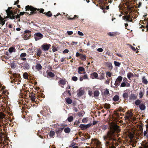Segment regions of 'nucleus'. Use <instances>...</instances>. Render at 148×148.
Instances as JSON below:
<instances>
[{
  "label": "nucleus",
  "mask_w": 148,
  "mask_h": 148,
  "mask_svg": "<svg viewBox=\"0 0 148 148\" xmlns=\"http://www.w3.org/2000/svg\"><path fill=\"white\" fill-rule=\"evenodd\" d=\"M105 141L106 148H115L119 144L113 133H109L106 136L103 137Z\"/></svg>",
  "instance_id": "f257e3e1"
},
{
  "label": "nucleus",
  "mask_w": 148,
  "mask_h": 148,
  "mask_svg": "<svg viewBox=\"0 0 148 148\" xmlns=\"http://www.w3.org/2000/svg\"><path fill=\"white\" fill-rule=\"evenodd\" d=\"M25 9L26 11L30 10L31 12L30 13L24 12H21L19 14L20 15H23L25 13L27 14L28 15H33L34 13H36L37 10H39V9H37L36 8H34L31 5H29L26 6Z\"/></svg>",
  "instance_id": "f03ea898"
},
{
  "label": "nucleus",
  "mask_w": 148,
  "mask_h": 148,
  "mask_svg": "<svg viewBox=\"0 0 148 148\" xmlns=\"http://www.w3.org/2000/svg\"><path fill=\"white\" fill-rule=\"evenodd\" d=\"M12 8V7H8V9L6 10L5 11L7 13L8 16L11 19H15V18L17 19L19 18L20 17V14H18L17 15H14L13 12L11 10Z\"/></svg>",
  "instance_id": "7ed1b4c3"
},
{
  "label": "nucleus",
  "mask_w": 148,
  "mask_h": 148,
  "mask_svg": "<svg viewBox=\"0 0 148 148\" xmlns=\"http://www.w3.org/2000/svg\"><path fill=\"white\" fill-rule=\"evenodd\" d=\"M91 145L92 148H102L101 142L96 138L92 139Z\"/></svg>",
  "instance_id": "20e7f679"
},
{
  "label": "nucleus",
  "mask_w": 148,
  "mask_h": 148,
  "mask_svg": "<svg viewBox=\"0 0 148 148\" xmlns=\"http://www.w3.org/2000/svg\"><path fill=\"white\" fill-rule=\"evenodd\" d=\"M111 3V1L110 0H102V10L104 13L106 12V10L109 9V5L106 6L105 7L106 5H107L108 3Z\"/></svg>",
  "instance_id": "39448f33"
},
{
  "label": "nucleus",
  "mask_w": 148,
  "mask_h": 148,
  "mask_svg": "<svg viewBox=\"0 0 148 148\" xmlns=\"http://www.w3.org/2000/svg\"><path fill=\"white\" fill-rule=\"evenodd\" d=\"M34 37L35 40L37 41L42 38L43 35L40 33H37L34 34Z\"/></svg>",
  "instance_id": "423d86ee"
},
{
  "label": "nucleus",
  "mask_w": 148,
  "mask_h": 148,
  "mask_svg": "<svg viewBox=\"0 0 148 148\" xmlns=\"http://www.w3.org/2000/svg\"><path fill=\"white\" fill-rule=\"evenodd\" d=\"M123 79V77L121 76H119L118 77L115 82L114 85L116 86V88L120 85V84Z\"/></svg>",
  "instance_id": "0eeeda50"
},
{
  "label": "nucleus",
  "mask_w": 148,
  "mask_h": 148,
  "mask_svg": "<svg viewBox=\"0 0 148 148\" xmlns=\"http://www.w3.org/2000/svg\"><path fill=\"white\" fill-rule=\"evenodd\" d=\"M51 45L49 44H43L41 47L42 49L45 51H46L48 50L51 47Z\"/></svg>",
  "instance_id": "6e6552de"
},
{
  "label": "nucleus",
  "mask_w": 148,
  "mask_h": 148,
  "mask_svg": "<svg viewBox=\"0 0 148 148\" xmlns=\"http://www.w3.org/2000/svg\"><path fill=\"white\" fill-rule=\"evenodd\" d=\"M67 82L66 79L63 78V79H61L58 81V83L60 85V86L62 88H64V85H65L66 82Z\"/></svg>",
  "instance_id": "1a4fd4ad"
},
{
  "label": "nucleus",
  "mask_w": 148,
  "mask_h": 148,
  "mask_svg": "<svg viewBox=\"0 0 148 148\" xmlns=\"http://www.w3.org/2000/svg\"><path fill=\"white\" fill-rule=\"evenodd\" d=\"M92 124L89 123L87 125L83 124H81L79 126V127L82 130H84L89 128L91 125Z\"/></svg>",
  "instance_id": "9d476101"
},
{
  "label": "nucleus",
  "mask_w": 148,
  "mask_h": 148,
  "mask_svg": "<svg viewBox=\"0 0 148 148\" xmlns=\"http://www.w3.org/2000/svg\"><path fill=\"white\" fill-rule=\"evenodd\" d=\"M42 68V67L40 64L37 63L35 66L32 67L33 69H35L36 71H39L41 70Z\"/></svg>",
  "instance_id": "9b49d317"
},
{
  "label": "nucleus",
  "mask_w": 148,
  "mask_h": 148,
  "mask_svg": "<svg viewBox=\"0 0 148 148\" xmlns=\"http://www.w3.org/2000/svg\"><path fill=\"white\" fill-rule=\"evenodd\" d=\"M104 65L105 66L108 68V70L111 71L113 69V66L112 63L110 62H105L104 63Z\"/></svg>",
  "instance_id": "f8f14e48"
},
{
  "label": "nucleus",
  "mask_w": 148,
  "mask_h": 148,
  "mask_svg": "<svg viewBox=\"0 0 148 148\" xmlns=\"http://www.w3.org/2000/svg\"><path fill=\"white\" fill-rule=\"evenodd\" d=\"M29 48L27 52L29 53H32L34 51V47L32 46V43L29 45Z\"/></svg>",
  "instance_id": "ddd939ff"
},
{
  "label": "nucleus",
  "mask_w": 148,
  "mask_h": 148,
  "mask_svg": "<svg viewBox=\"0 0 148 148\" xmlns=\"http://www.w3.org/2000/svg\"><path fill=\"white\" fill-rule=\"evenodd\" d=\"M110 95V94L108 89L106 88L104 89L103 93L102 92V96L103 97H105L106 96Z\"/></svg>",
  "instance_id": "4468645a"
},
{
  "label": "nucleus",
  "mask_w": 148,
  "mask_h": 148,
  "mask_svg": "<svg viewBox=\"0 0 148 148\" xmlns=\"http://www.w3.org/2000/svg\"><path fill=\"white\" fill-rule=\"evenodd\" d=\"M64 128V127L62 128H59L58 130H55V132L57 134V137H59L60 136L61 133L62 132V130Z\"/></svg>",
  "instance_id": "2eb2a0df"
},
{
  "label": "nucleus",
  "mask_w": 148,
  "mask_h": 148,
  "mask_svg": "<svg viewBox=\"0 0 148 148\" xmlns=\"http://www.w3.org/2000/svg\"><path fill=\"white\" fill-rule=\"evenodd\" d=\"M124 17L126 19V20L128 21H130V22H132V18L133 17L132 16H130V15H128L126 16H123V18Z\"/></svg>",
  "instance_id": "dca6fc26"
},
{
  "label": "nucleus",
  "mask_w": 148,
  "mask_h": 148,
  "mask_svg": "<svg viewBox=\"0 0 148 148\" xmlns=\"http://www.w3.org/2000/svg\"><path fill=\"white\" fill-rule=\"evenodd\" d=\"M31 32L28 30H26L25 31L24 35L26 36L27 38H29L30 36Z\"/></svg>",
  "instance_id": "f3484780"
},
{
  "label": "nucleus",
  "mask_w": 148,
  "mask_h": 148,
  "mask_svg": "<svg viewBox=\"0 0 148 148\" xmlns=\"http://www.w3.org/2000/svg\"><path fill=\"white\" fill-rule=\"evenodd\" d=\"M3 118L1 117H0V127L2 126H5V125L3 122ZM2 134L1 133H0V138L2 137Z\"/></svg>",
  "instance_id": "a211bd4d"
},
{
  "label": "nucleus",
  "mask_w": 148,
  "mask_h": 148,
  "mask_svg": "<svg viewBox=\"0 0 148 148\" xmlns=\"http://www.w3.org/2000/svg\"><path fill=\"white\" fill-rule=\"evenodd\" d=\"M35 94H33V93L30 94V95H29V97L30 98V99H31V100L32 101V103L33 102H34V103L35 102Z\"/></svg>",
  "instance_id": "6ab92c4d"
},
{
  "label": "nucleus",
  "mask_w": 148,
  "mask_h": 148,
  "mask_svg": "<svg viewBox=\"0 0 148 148\" xmlns=\"http://www.w3.org/2000/svg\"><path fill=\"white\" fill-rule=\"evenodd\" d=\"M98 76V75L96 72H94L90 74V77L92 79L97 78Z\"/></svg>",
  "instance_id": "aec40b11"
},
{
  "label": "nucleus",
  "mask_w": 148,
  "mask_h": 148,
  "mask_svg": "<svg viewBox=\"0 0 148 148\" xmlns=\"http://www.w3.org/2000/svg\"><path fill=\"white\" fill-rule=\"evenodd\" d=\"M130 86V84L126 82V83L125 82H122L120 86L121 87H129Z\"/></svg>",
  "instance_id": "412c9836"
},
{
  "label": "nucleus",
  "mask_w": 148,
  "mask_h": 148,
  "mask_svg": "<svg viewBox=\"0 0 148 148\" xmlns=\"http://www.w3.org/2000/svg\"><path fill=\"white\" fill-rule=\"evenodd\" d=\"M80 58L82 60L85 61L86 59V56L85 54H80Z\"/></svg>",
  "instance_id": "4be33fe9"
},
{
  "label": "nucleus",
  "mask_w": 148,
  "mask_h": 148,
  "mask_svg": "<svg viewBox=\"0 0 148 148\" xmlns=\"http://www.w3.org/2000/svg\"><path fill=\"white\" fill-rule=\"evenodd\" d=\"M84 94V90H79L78 92L77 93V95L78 97H81Z\"/></svg>",
  "instance_id": "5701e85b"
},
{
  "label": "nucleus",
  "mask_w": 148,
  "mask_h": 148,
  "mask_svg": "<svg viewBox=\"0 0 148 148\" xmlns=\"http://www.w3.org/2000/svg\"><path fill=\"white\" fill-rule=\"evenodd\" d=\"M139 108L141 110H144L145 109L146 106L143 103H141L139 105Z\"/></svg>",
  "instance_id": "b1692460"
},
{
  "label": "nucleus",
  "mask_w": 148,
  "mask_h": 148,
  "mask_svg": "<svg viewBox=\"0 0 148 148\" xmlns=\"http://www.w3.org/2000/svg\"><path fill=\"white\" fill-rule=\"evenodd\" d=\"M65 101L68 104H71L72 102V99L69 98H66L65 99Z\"/></svg>",
  "instance_id": "393cba45"
},
{
  "label": "nucleus",
  "mask_w": 148,
  "mask_h": 148,
  "mask_svg": "<svg viewBox=\"0 0 148 148\" xmlns=\"http://www.w3.org/2000/svg\"><path fill=\"white\" fill-rule=\"evenodd\" d=\"M85 71L84 69L82 67L79 66L78 67V72L80 74H82L81 72Z\"/></svg>",
  "instance_id": "a878e982"
},
{
  "label": "nucleus",
  "mask_w": 148,
  "mask_h": 148,
  "mask_svg": "<svg viewBox=\"0 0 148 148\" xmlns=\"http://www.w3.org/2000/svg\"><path fill=\"white\" fill-rule=\"evenodd\" d=\"M137 98V96L135 94H132L130 97V99L131 100H135Z\"/></svg>",
  "instance_id": "bb28decb"
},
{
  "label": "nucleus",
  "mask_w": 148,
  "mask_h": 148,
  "mask_svg": "<svg viewBox=\"0 0 148 148\" xmlns=\"http://www.w3.org/2000/svg\"><path fill=\"white\" fill-rule=\"evenodd\" d=\"M23 67L24 69L27 70L29 69L30 68L29 64L27 62H25L24 64H23Z\"/></svg>",
  "instance_id": "cd10ccee"
},
{
  "label": "nucleus",
  "mask_w": 148,
  "mask_h": 148,
  "mask_svg": "<svg viewBox=\"0 0 148 148\" xmlns=\"http://www.w3.org/2000/svg\"><path fill=\"white\" fill-rule=\"evenodd\" d=\"M144 89H143V90H140L139 94V97L140 98H142L143 97V95L144 94Z\"/></svg>",
  "instance_id": "c85d7f7f"
},
{
  "label": "nucleus",
  "mask_w": 148,
  "mask_h": 148,
  "mask_svg": "<svg viewBox=\"0 0 148 148\" xmlns=\"http://www.w3.org/2000/svg\"><path fill=\"white\" fill-rule=\"evenodd\" d=\"M117 33L116 32H109L108 33V35L110 36H114L117 35Z\"/></svg>",
  "instance_id": "c756f323"
},
{
  "label": "nucleus",
  "mask_w": 148,
  "mask_h": 148,
  "mask_svg": "<svg viewBox=\"0 0 148 148\" xmlns=\"http://www.w3.org/2000/svg\"><path fill=\"white\" fill-rule=\"evenodd\" d=\"M68 93L69 96H71V90H69L66 89V90L63 93V95H65Z\"/></svg>",
  "instance_id": "7c9ffc66"
},
{
  "label": "nucleus",
  "mask_w": 148,
  "mask_h": 148,
  "mask_svg": "<svg viewBox=\"0 0 148 148\" xmlns=\"http://www.w3.org/2000/svg\"><path fill=\"white\" fill-rule=\"evenodd\" d=\"M95 1L99 3L97 4L96 5L97 6H99L100 8L102 9V0H95Z\"/></svg>",
  "instance_id": "2f4dec72"
},
{
  "label": "nucleus",
  "mask_w": 148,
  "mask_h": 148,
  "mask_svg": "<svg viewBox=\"0 0 148 148\" xmlns=\"http://www.w3.org/2000/svg\"><path fill=\"white\" fill-rule=\"evenodd\" d=\"M114 131L117 132L118 133L121 131V130L119 129V127L118 126L116 125L114 127Z\"/></svg>",
  "instance_id": "473e14b6"
},
{
  "label": "nucleus",
  "mask_w": 148,
  "mask_h": 148,
  "mask_svg": "<svg viewBox=\"0 0 148 148\" xmlns=\"http://www.w3.org/2000/svg\"><path fill=\"white\" fill-rule=\"evenodd\" d=\"M16 49L14 47H11L9 49L8 51L10 53L12 52H15L16 51Z\"/></svg>",
  "instance_id": "72a5a7b5"
},
{
  "label": "nucleus",
  "mask_w": 148,
  "mask_h": 148,
  "mask_svg": "<svg viewBox=\"0 0 148 148\" xmlns=\"http://www.w3.org/2000/svg\"><path fill=\"white\" fill-rule=\"evenodd\" d=\"M119 99V97L117 95H115L113 98V100L114 101H117Z\"/></svg>",
  "instance_id": "f704fd0d"
},
{
  "label": "nucleus",
  "mask_w": 148,
  "mask_h": 148,
  "mask_svg": "<svg viewBox=\"0 0 148 148\" xmlns=\"http://www.w3.org/2000/svg\"><path fill=\"white\" fill-rule=\"evenodd\" d=\"M123 96L124 99L126 100L128 97V94L127 92H124L123 94Z\"/></svg>",
  "instance_id": "c9c22d12"
},
{
  "label": "nucleus",
  "mask_w": 148,
  "mask_h": 148,
  "mask_svg": "<svg viewBox=\"0 0 148 148\" xmlns=\"http://www.w3.org/2000/svg\"><path fill=\"white\" fill-rule=\"evenodd\" d=\"M47 75L51 77H55V74L51 71H49L47 73Z\"/></svg>",
  "instance_id": "e433bc0d"
},
{
  "label": "nucleus",
  "mask_w": 148,
  "mask_h": 148,
  "mask_svg": "<svg viewBox=\"0 0 148 148\" xmlns=\"http://www.w3.org/2000/svg\"><path fill=\"white\" fill-rule=\"evenodd\" d=\"M55 135V132L53 131H51L49 133V136L52 138H53Z\"/></svg>",
  "instance_id": "4c0bfd02"
},
{
  "label": "nucleus",
  "mask_w": 148,
  "mask_h": 148,
  "mask_svg": "<svg viewBox=\"0 0 148 148\" xmlns=\"http://www.w3.org/2000/svg\"><path fill=\"white\" fill-rule=\"evenodd\" d=\"M139 148H148V142L142 145V147Z\"/></svg>",
  "instance_id": "58836bf2"
},
{
  "label": "nucleus",
  "mask_w": 148,
  "mask_h": 148,
  "mask_svg": "<svg viewBox=\"0 0 148 148\" xmlns=\"http://www.w3.org/2000/svg\"><path fill=\"white\" fill-rule=\"evenodd\" d=\"M42 53V51L40 49H38L37 50L36 55L37 56L40 57Z\"/></svg>",
  "instance_id": "ea45409f"
},
{
  "label": "nucleus",
  "mask_w": 148,
  "mask_h": 148,
  "mask_svg": "<svg viewBox=\"0 0 148 148\" xmlns=\"http://www.w3.org/2000/svg\"><path fill=\"white\" fill-rule=\"evenodd\" d=\"M99 92L98 90H95L94 92V95L95 97H97L99 95Z\"/></svg>",
  "instance_id": "a19ab883"
},
{
  "label": "nucleus",
  "mask_w": 148,
  "mask_h": 148,
  "mask_svg": "<svg viewBox=\"0 0 148 148\" xmlns=\"http://www.w3.org/2000/svg\"><path fill=\"white\" fill-rule=\"evenodd\" d=\"M142 82L143 83L145 84H147L148 83V81L147 79L145 78V76H144L142 78Z\"/></svg>",
  "instance_id": "79ce46f5"
},
{
  "label": "nucleus",
  "mask_w": 148,
  "mask_h": 148,
  "mask_svg": "<svg viewBox=\"0 0 148 148\" xmlns=\"http://www.w3.org/2000/svg\"><path fill=\"white\" fill-rule=\"evenodd\" d=\"M71 129L69 127H66L64 129V131L65 133H69L70 132Z\"/></svg>",
  "instance_id": "37998d69"
},
{
  "label": "nucleus",
  "mask_w": 148,
  "mask_h": 148,
  "mask_svg": "<svg viewBox=\"0 0 148 148\" xmlns=\"http://www.w3.org/2000/svg\"><path fill=\"white\" fill-rule=\"evenodd\" d=\"M44 14H45V15L49 17H51L52 16L51 13L50 11H49L47 13L45 12H44Z\"/></svg>",
  "instance_id": "c03bdc74"
},
{
  "label": "nucleus",
  "mask_w": 148,
  "mask_h": 148,
  "mask_svg": "<svg viewBox=\"0 0 148 148\" xmlns=\"http://www.w3.org/2000/svg\"><path fill=\"white\" fill-rule=\"evenodd\" d=\"M104 107L105 108L109 109L110 108V104L108 103H105L104 104Z\"/></svg>",
  "instance_id": "a18cd8bd"
},
{
  "label": "nucleus",
  "mask_w": 148,
  "mask_h": 148,
  "mask_svg": "<svg viewBox=\"0 0 148 148\" xmlns=\"http://www.w3.org/2000/svg\"><path fill=\"white\" fill-rule=\"evenodd\" d=\"M23 76L25 79H28L29 76L28 74L26 72H25L23 74Z\"/></svg>",
  "instance_id": "49530a36"
},
{
  "label": "nucleus",
  "mask_w": 148,
  "mask_h": 148,
  "mask_svg": "<svg viewBox=\"0 0 148 148\" xmlns=\"http://www.w3.org/2000/svg\"><path fill=\"white\" fill-rule=\"evenodd\" d=\"M140 100L139 99H137L135 101V104L136 106H138L140 104Z\"/></svg>",
  "instance_id": "de8ad7c7"
},
{
  "label": "nucleus",
  "mask_w": 148,
  "mask_h": 148,
  "mask_svg": "<svg viewBox=\"0 0 148 148\" xmlns=\"http://www.w3.org/2000/svg\"><path fill=\"white\" fill-rule=\"evenodd\" d=\"M73 119V116H70L67 119V120L69 122L72 121Z\"/></svg>",
  "instance_id": "09e8293b"
},
{
  "label": "nucleus",
  "mask_w": 148,
  "mask_h": 148,
  "mask_svg": "<svg viewBox=\"0 0 148 148\" xmlns=\"http://www.w3.org/2000/svg\"><path fill=\"white\" fill-rule=\"evenodd\" d=\"M114 63L115 66H117L119 67L121 65L120 63L116 61L114 62Z\"/></svg>",
  "instance_id": "8fccbe9b"
},
{
  "label": "nucleus",
  "mask_w": 148,
  "mask_h": 148,
  "mask_svg": "<svg viewBox=\"0 0 148 148\" xmlns=\"http://www.w3.org/2000/svg\"><path fill=\"white\" fill-rule=\"evenodd\" d=\"M133 74L131 73H129L127 74V77L129 79H130L132 76L133 75Z\"/></svg>",
  "instance_id": "3c124183"
},
{
  "label": "nucleus",
  "mask_w": 148,
  "mask_h": 148,
  "mask_svg": "<svg viewBox=\"0 0 148 148\" xmlns=\"http://www.w3.org/2000/svg\"><path fill=\"white\" fill-rule=\"evenodd\" d=\"M143 134L144 136L147 137H148V131H147V130L145 131Z\"/></svg>",
  "instance_id": "603ef678"
},
{
  "label": "nucleus",
  "mask_w": 148,
  "mask_h": 148,
  "mask_svg": "<svg viewBox=\"0 0 148 148\" xmlns=\"http://www.w3.org/2000/svg\"><path fill=\"white\" fill-rule=\"evenodd\" d=\"M27 56V54L25 53H23L21 54L20 55V58L25 57Z\"/></svg>",
  "instance_id": "864d4df0"
},
{
  "label": "nucleus",
  "mask_w": 148,
  "mask_h": 148,
  "mask_svg": "<svg viewBox=\"0 0 148 148\" xmlns=\"http://www.w3.org/2000/svg\"><path fill=\"white\" fill-rule=\"evenodd\" d=\"M112 73L109 71H107L106 73V76H108L109 77H110L111 76Z\"/></svg>",
  "instance_id": "5fc2aeb1"
},
{
  "label": "nucleus",
  "mask_w": 148,
  "mask_h": 148,
  "mask_svg": "<svg viewBox=\"0 0 148 148\" xmlns=\"http://www.w3.org/2000/svg\"><path fill=\"white\" fill-rule=\"evenodd\" d=\"M77 77L76 76H73L72 77V79L74 81H76L77 80Z\"/></svg>",
  "instance_id": "6e6d98bb"
},
{
  "label": "nucleus",
  "mask_w": 148,
  "mask_h": 148,
  "mask_svg": "<svg viewBox=\"0 0 148 148\" xmlns=\"http://www.w3.org/2000/svg\"><path fill=\"white\" fill-rule=\"evenodd\" d=\"M39 10H40V9H39ZM39 10H37V12L38 11V12H39L40 13H42L43 14H44V13L43 12L44 11V9H41L40 11H39ZM37 13V12H36V13H35V14H36Z\"/></svg>",
  "instance_id": "4d7b16f0"
},
{
  "label": "nucleus",
  "mask_w": 148,
  "mask_h": 148,
  "mask_svg": "<svg viewBox=\"0 0 148 148\" xmlns=\"http://www.w3.org/2000/svg\"><path fill=\"white\" fill-rule=\"evenodd\" d=\"M87 119L86 118H84L82 120V122L84 123H86L87 121Z\"/></svg>",
  "instance_id": "13d9d810"
},
{
  "label": "nucleus",
  "mask_w": 148,
  "mask_h": 148,
  "mask_svg": "<svg viewBox=\"0 0 148 148\" xmlns=\"http://www.w3.org/2000/svg\"><path fill=\"white\" fill-rule=\"evenodd\" d=\"M11 66L12 68H14L16 67L15 64L14 63H12L11 64Z\"/></svg>",
  "instance_id": "bf43d9fd"
},
{
  "label": "nucleus",
  "mask_w": 148,
  "mask_h": 148,
  "mask_svg": "<svg viewBox=\"0 0 148 148\" xmlns=\"http://www.w3.org/2000/svg\"><path fill=\"white\" fill-rule=\"evenodd\" d=\"M76 143L74 142H72L69 146L70 147H73L75 146Z\"/></svg>",
  "instance_id": "052dcab7"
},
{
  "label": "nucleus",
  "mask_w": 148,
  "mask_h": 148,
  "mask_svg": "<svg viewBox=\"0 0 148 148\" xmlns=\"http://www.w3.org/2000/svg\"><path fill=\"white\" fill-rule=\"evenodd\" d=\"M110 79H108L107 80H105V83L106 84H109L110 81Z\"/></svg>",
  "instance_id": "680f3d73"
},
{
  "label": "nucleus",
  "mask_w": 148,
  "mask_h": 148,
  "mask_svg": "<svg viewBox=\"0 0 148 148\" xmlns=\"http://www.w3.org/2000/svg\"><path fill=\"white\" fill-rule=\"evenodd\" d=\"M84 79H88V77L87 75V74L84 75V76L83 77Z\"/></svg>",
  "instance_id": "e2e57ef3"
},
{
  "label": "nucleus",
  "mask_w": 148,
  "mask_h": 148,
  "mask_svg": "<svg viewBox=\"0 0 148 148\" xmlns=\"http://www.w3.org/2000/svg\"><path fill=\"white\" fill-rule=\"evenodd\" d=\"M69 51L67 49H66L64 50L63 51V53H68Z\"/></svg>",
  "instance_id": "0e129e2a"
},
{
  "label": "nucleus",
  "mask_w": 148,
  "mask_h": 148,
  "mask_svg": "<svg viewBox=\"0 0 148 148\" xmlns=\"http://www.w3.org/2000/svg\"><path fill=\"white\" fill-rule=\"evenodd\" d=\"M78 34L80 36H83L84 35L81 32L78 31Z\"/></svg>",
  "instance_id": "69168bd1"
},
{
  "label": "nucleus",
  "mask_w": 148,
  "mask_h": 148,
  "mask_svg": "<svg viewBox=\"0 0 148 148\" xmlns=\"http://www.w3.org/2000/svg\"><path fill=\"white\" fill-rule=\"evenodd\" d=\"M67 33L69 35H71L73 33V32L72 31H68L67 32Z\"/></svg>",
  "instance_id": "338daca9"
},
{
  "label": "nucleus",
  "mask_w": 148,
  "mask_h": 148,
  "mask_svg": "<svg viewBox=\"0 0 148 148\" xmlns=\"http://www.w3.org/2000/svg\"><path fill=\"white\" fill-rule=\"evenodd\" d=\"M57 50V49L56 48V47H53L52 51L53 52H55Z\"/></svg>",
  "instance_id": "774afa93"
}]
</instances>
